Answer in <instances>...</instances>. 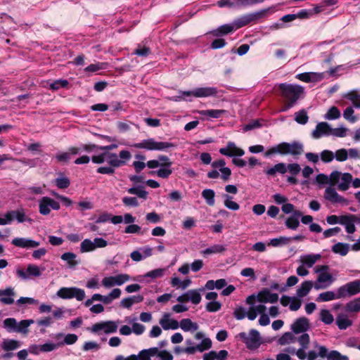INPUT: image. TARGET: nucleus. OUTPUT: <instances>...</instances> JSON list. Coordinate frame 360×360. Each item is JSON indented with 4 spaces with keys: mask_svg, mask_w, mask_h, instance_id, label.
Masks as SVG:
<instances>
[{
    "mask_svg": "<svg viewBox=\"0 0 360 360\" xmlns=\"http://www.w3.org/2000/svg\"><path fill=\"white\" fill-rule=\"evenodd\" d=\"M34 323L33 319L22 320L18 323L16 333L27 335L29 332V326Z\"/></svg>",
    "mask_w": 360,
    "mask_h": 360,
    "instance_id": "4c0bfd02",
    "label": "nucleus"
},
{
    "mask_svg": "<svg viewBox=\"0 0 360 360\" xmlns=\"http://www.w3.org/2000/svg\"><path fill=\"white\" fill-rule=\"evenodd\" d=\"M101 285V282L98 276H94L89 278L85 285L86 288L91 290L99 289Z\"/></svg>",
    "mask_w": 360,
    "mask_h": 360,
    "instance_id": "49530a36",
    "label": "nucleus"
},
{
    "mask_svg": "<svg viewBox=\"0 0 360 360\" xmlns=\"http://www.w3.org/2000/svg\"><path fill=\"white\" fill-rule=\"evenodd\" d=\"M237 30L234 25V22L232 25L231 24H225L221 25L218 28L213 30L210 32V34L216 37H221L224 35H226L229 33L233 32L234 30Z\"/></svg>",
    "mask_w": 360,
    "mask_h": 360,
    "instance_id": "393cba45",
    "label": "nucleus"
},
{
    "mask_svg": "<svg viewBox=\"0 0 360 360\" xmlns=\"http://www.w3.org/2000/svg\"><path fill=\"white\" fill-rule=\"evenodd\" d=\"M260 121L261 120L259 119L251 120L250 122H249L247 124H245L243 127V130L244 131H250V130H252L254 129L261 127L262 124H261Z\"/></svg>",
    "mask_w": 360,
    "mask_h": 360,
    "instance_id": "e2e57ef3",
    "label": "nucleus"
},
{
    "mask_svg": "<svg viewBox=\"0 0 360 360\" xmlns=\"http://www.w3.org/2000/svg\"><path fill=\"white\" fill-rule=\"evenodd\" d=\"M257 300L261 303H275L278 300V295L271 292L267 288H264L257 295Z\"/></svg>",
    "mask_w": 360,
    "mask_h": 360,
    "instance_id": "a211bd4d",
    "label": "nucleus"
},
{
    "mask_svg": "<svg viewBox=\"0 0 360 360\" xmlns=\"http://www.w3.org/2000/svg\"><path fill=\"white\" fill-rule=\"evenodd\" d=\"M15 292L14 288L8 287L4 290H0V301L4 304H11L14 302Z\"/></svg>",
    "mask_w": 360,
    "mask_h": 360,
    "instance_id": "4be33fe9",
    "label": "nucleus"
},
{
    "mask_svg": "<svg viewBox=\"0 0 360 360\" xmlns=\"http://www.w3.org/2000/svg\"><path fill=\"white\" fill-rule=\"evenodd\" d=\"M212 347V341L210 338H204L200 345L192 347H187L185 349L181 348V352L187 354H194L197 350L203 352L209 349Z\"/></svg>",
    "mask_w": 360,
    "mask_h": 360,
    "instance_id": "aec40b11",
    "label": "nucleus"
},
{
    "mask_svg": "<svg viewBox=\"0 0 360 360\" xmlns=\"http://www.w3.org/2000/svg\"><path fill=\"white\" fill-rule=\"evenodd\" d=\"M233 315L236 319L243 320L246 317L247 311L243 307H239L234 310Z\"/></svg>",
    "mask_w": 360,
    "mask_h": 360,
    "instance_id": "69168bd1",
    "label": "nucleus"
},
{
    "mask_svg": "<svg viewBox=\"0 0 360 360\" xmlns=\"http://www.w3.org/2000/svg\"><path fill=\"white\" fill-rule=\"evenodd\" d=\"M333 281V276L328 272H321L317 277V283L314 284V288L316 290L323 289L326 288V285H321L318 283H326L330 282L331 283Z\"/></svg>",
    "mask_w": 360,
    "mask_h": 360,
    "instance_id": "bb28decb",
    "label": "nucleus"
},
{
    "mask_svg": "<svg viewBox=\"0 0 360 360\" xmlns=\"http://www.w3.org/2000/svg\"><path fill=\"white\" fill-rule=\"evenodd\" d=\"M264 0H235V7H248L259 3L263 2Z\"/></svg>",
    "mask_w": 360,
    "mask_h": 360,
    "instance_id": "5fc2aeb1",
    "label": "nucleus"
},
{
    "mask_svg": "<svg viewBox=\"0 0 360 360\" xmlns=\"http://www.w3.org/2000/svg\"><path fill=\"white\" fill-rule=\"evenodd\" d=\"M156 351L157 347H151L140 351L137 355L139 360H151V357L155 356Z\"/></svg>",
    "mask_w": 360,
    "mask_h": 360,
    "instance_id": "79ce46f5",
    "label": "nucleus"
},
{
    "mask_svg": "<svg viewBox=\"0 0 360 360\" xmlns=\"http://www.w3.org/2000/svg\"><path fill=\"white\" fill-rule=\"evenodd\" d=\"M295 120L297 123L300 124H305L307 123L309 117L305 110L303 109L298 111L297 112H295Z\"/></svg>",
    "mask_w": 360,
    "mask_h": 360,
    "instance_id": "6e6d98bb",
    "label": "nucleus"
},
{
    "mask_svg": "<svg viewBox=\"0 0 360 360\" xmlns=\"http://www.w3.org/2000/svg\"><path fill=\"white\" fill-rule=\"evenodd\" d=\"M12 244L21 248H34L38 247L39 242L26 238H15L12 240Z\"/></svg>",
    "mask_w": 360,
    "mask_h": 360,
    "instance_id": "412c9836",
    "label": "nucleus"
},
{
    "mask_svg": "<svg viewBox=\"0 0 360 360\" xmlns=\"http://www.w3.org/2000/svg\"><path fill=\"white\" fill-rule=\"evenodd\" d=\"M285 226L291 230H296L300 226V221L297 217H289L285 221Z\"/></svg>",
    "mask_w": 360,
    "mask_h": 360,
    "instance_id": "4d7b16f0",
    "label": "nucleus"
},
{
    "mask_svg": "<svg viewBox=\"0 0 360 360\" xmlns=\"http://www.w3.org/2000/svg\"><path fill=\"white\" fill-rule=\"evenodd\" d=\"M330 130L331 127L327 122H319L312 131L311 135L314 139H319L322 135H329Z\"/></svg>",
    "mask_w": 360,
    "mask_h": 360,
    "instance_id": "b1692460",
    "label": "nucleus"
},
{
    "mask_svg": "<svg viewBox=\"0 0 360 360\" xmlns=\"http://www.w3.org/2000/svg\"><path fill=\"white\" fill-rule=\"evenodd\" d=\"M320 319L325 324H331L334 321L333 314L328 309H321V310Z\"/></svg>",
    "mask_w": 360,
    "mask_h": 360,
    "instance_id": "3c124183",
    "label": "nucleus"
},
{
    "mask_svg": "<svg viewBox=\"0 0 360 360\" xmlns=\"http://www.w3.org/2000/svg\"><path fill=\"white\" fill-rule=\"evenodd\" d=\"M165 272V269H156L152 271H150L145 274L144 275L139 276L136 280L141 281L145 278H150L151 279H155L158 278H161L164 276Z\"/></svg>",
    "mask_w": 360,
    "mask_h": 360,
    "instance_id": "c756f323",
    "label": "nucleus"
},
{
    "mask_svg": "<svg viewBox=\"0 0 360 360\" xmlns=\"http://www.w3.org/2000/svg\"><path fill=\"white\" fill-rule=\"evenodd\" d=\"M287 172V167L285 163L280 162L275 165L273 167L268 169L265 173L269 176H274L277 172L280 174H285Z\"/></svg>",
    "mask_w": 360,
    "mask_h": 360,
    "instance_id": "f704fd0d",
    "label": "nucleus"
},
{
    "mask_svg": "<svg viewBox=\"0 0 360 360\" xmlns=\"http://www.w3.org/2000/svg\"><path fill=\"white\" fill-rule=\"evenodd\" d=\"M131 158V155L129 150H122L118 155L112 152L96 154L92 156L91 161L98 165L107 162L108 166L99 167L97 169V172L102 174H112L115 172V168L124 165Z\"/></svg>",
    "mask_w": 360,
    "mask_h": 360,
    "instance_id": "f257e3e1",
    "label": "nucleus"
},
{
    "mask_svg": "<svg viewBox=\"0 0 360 360\" xmlns=\"http://www.w3.org/2000/svg\"><path fill=\"white\" fill-rule=\"evenodd\" d=\"M108 243L103 238H95L94 240L86 238L82 241L79 250L82 253L94 252L98 248H103L108 246Z\"/></svg>",
    "mask_w": 360,
    "mask_h": 360,
    "instance_id": "1a4fd4ad",
    "label": "nucleus"
},
{
    "mask_svg": "<svg viewBox=\"0 0 360 360\" xmlns=\"http://www.w3.org/2000/svg\"><path fill=\"white\" fill-rule=\"evenodd\" d=\"M335 299H341V297H338V289L336 293L333 291H326L320 293L316 297V301L318 302H328Z\"/></svg>",
    "mask_w": 360,
    "mask_h": 360,
    "instance_id": "cd10ccee",
    "label": "nucleus"
},
{
    "mask_svg": "<svg viewBox=\"0 0 360 360\" xmlns=\"http://www.w3.org/2000/svg\"><path fill=\"white\" fill-rule=\"evenodd\" d=\"M1 218L2 221H5L3 226L11 224L14 219L18 223H23L25 221L30 223L32 221V219L26 215L25 210L22 208L7 212L1 215Z\"/></svg>",
    "mask_w": 360,
    "mask_h": 360,
    "instance_id": "9b49d317",
    "label": "nucleus"
},
{
    "mask_svg": "<svg viewBox=\"0 0 360 360\" xmlns=\"http://www.w3.org/2000/svg\"><path fill=\"white\" fill-rule=\"evenodd\" d=\"M122 291L120 288H113L106 295H103L102 302L105 304H110L113 300L120 297Z\"/></svg>",
    "mask_w": 360,
    "mask_h": 360,
    "instance_id": "c85d7f7f",
    "label": "nucleus"
},
{
    "mask_svg": "<svg viewBox=\"0 0 360 360\" xmlns=\"http://www.w3.org/2000/svg\"><path fill=\"white\" fill-rule=\"evenodd\" d=\"M345 310L348 312L360 311V297L347 303Z\"/></svg>",
    "mask_w": 360,
    "mask_h": 360,
    "instance_id": "a18cd8bd",
    "label": "nucleus"
},
{
    "mask_svg": "<svg viewBox=\"0 0 360 360\" xmlns=\"http://www.w3.org/2000/svg\"><path fill=\"white\" fill-rule=\"evenodd\" d=\"M328 360H347L348 356L345 355H342L337 350H331L330 351Z\"/></svg>",
    "mask_w": 360,
    "mask_h": 360,
    "instance_id": "0e129e2a",
    "label": "nucleus"
},
{
    "mask_svg": "<svg viewBox=\"0 0 360 360\" xmlns=\"http://www.w3.org/2000/svg\"><path fill=\"white\" fill-rule=\"evenodd\" d=\"M129 194L136 195L140 198L146 199L148 197V192L141 187H132L127 190Z\"/></svg>",
    "mask_w": 360,
    "mask_h": 360,
    "instance_id": "864d4df0",
    "label": "nucleus"
},
{
    "mask_svg": "<svg viewBox=\"0 0 360 360\" xmlns=\"http://www.w3.org/2000/svg\"><path fill=\"white\" fill-rule=\"evenodd\" d=\"M332 251L334 253L340 254L341 256H345L349 252V245L343 243H338L332 247Z\"/></svg>",
    "mask_w": 360,
    "mask_h": 360,
    "instance_id": "37998d69",
    "label": "nucleus"
},
{
    "mask_svg": "<svg viewBox=\"0 0 360 360\" xmlns=\"http://www.w3.org/2000/svg\"><path fill=\"white\" fill-rule=\"evenodd\" d=\"M360 292L358 279L348 282L338 288V297L345 298L352 297Z\"/></svg>",
    "mask_w": 360,
    "mask_h": 360,
    "instance_id": "f8f14e48",
    "label": "nucleus"
},
{
    "mask_svg": "<svg viewBox=\"0 0 360 360\" xmlns=\"http://www.w3.org/2000/svg\"><path fill=\"white\" fill-rule=\"evenodd\" d=\"M340 117V111L335 106H332L329 108L327 113L325 115V118L329 120H336Z\"/></svg>",
    "mask_w": 360,
    "mask_h": 360,
    "instance_id": "13d9d810",
    "label": "nucleus"
},
{
    "mask_svg": "<svg viewBox=\"0 0 360 360\" xmlns=\"http://www.w3.org/2000/svg\"><path fill=\"white\" fill-rule=\"evenodd\" d=\"M221 308V304L218 301H212L207 303L205 309L208 312H216Z\"/></svg>",
    "mask_w": 360,
    "mask_h": 360,
    "instance_id": "680f3d73",
    "label": "nucleus"
},
{
    "mask_svg": "<svg viewBox=\"0 0 360 360\" xmlns=\"http://www.w3.org/2000/svg\"><path fill=\"white\" fill-rule=\"evenodd\" d=\"M304 152V146L302 143L298 141H293L291 143L287 142H282L276 146L271 147L268 149L264 155L270 157L274 154L278 153L281 155L290 154L293 156L300 155Z\"/></svg>",
    "mask_w": 360,
    "mask_h": 360,
    "instance_id": "7ed1b4c3",
    "label": "nucleus"
},
{
    "mask_svg": "<svg viewBox=\"0 0 360 360\" xmlns=\"http://www.w3.org/2000/svg\"><path fill=\"white\" fill-rule=\"evenodd\" d=\"M272 12L271 8H264L255 12L240 16L234 20L236 29H240L250 24H256L266 18Z\"/></svg>",
    "mask_w": 360,
    "mask_h": 360,
    "instance_id": "20e7f679",
    "label": "nucleus"
},
{
    "mask_svg": "<svg viewBox=\"0 0 360 360\" xmlns=\"http://www.w3.org/2000/svg\"><path fill=\"white\" fill-rule=\"evenodd\" d=\"M120 321H105L98 322L91 326V330L98 334H110L117 332Z\"/></svg>",
    "mask_w": 360,
    "mask_h": 360,
    "instance_id": "9d476101",
    "label": "nucleus"
},
{
    "mask_svg": "<svg viewBox=\"0 0 360 360\" xmlns=\"http://www.w3.org/2000/svg\"><path fill=\"white\" fill-rule=\"evenodd\" d=\"M278 89L280 90V95L283 98L285 105L282 111H285L292 108L303 92L302 86L286 83L280 84L278 85Z\"/></svg>",
    "mask_w": 360,
    "mask_h": 360,
    "instance_id": "f03ea898",
    "label": "nucleus"
},
{
    "mask_svg": "<svg viewBox=\"0 0 360 360\" xmlns=\"http://www.w3.org/2000/svg\"><path fill=\"white\" fill-rule=\"evenodd\" d=\"M309 328V321L306 317L297 319L291 325V329L295 334L304 333Z\"/></svg>",
    "mask_w": 360,
    "mask_h": 360,
    "instance_id": "6ab92c4d",
    "label": "nucleus"
},
{
    "mask_svg": "<svg viewBox=\"0 0 360 360\" xmlns=\"http://www.w3.org/2000/svg\"><path fill=\"white\" fill-rule=\"evenodd\" d=\"M130 146L146 150H166L172 147L173 145L169 142L158 141L153 138H149L130 145Z\"/></svg>",
    "mask_w": 360,
    "mask_h": 360,
    "instance_id": "39448f33",
    "label": "nucleus"
},
{
    "mask_svg": "<svg viewBox=\"0 0 360 360\" xmlns=\"http://www.w3.org/2000/svg\"><path fill=\"white\" fill-rule=\"evenodd\" d=\"M132 280V278L127 274H118L103 277L101 281V285L105 288L109 289L116 285H122Z\"/></svg>",
    "mask_w": 360,
    "mask_h": 360,
    "instance_id": "0eeeda50",
    "label": "nucleus"
},
{
    "mask_svg": "<svg viewBox=\"0 0 360 360\" xmlns=\"http://www.w3.org/2000/svg\"><path fill=\"white\" fill-rule=\"evenodd\" d=\"M334 158V154L332 151L324 150L321 153V159L323 162H330Z\"/></svg>",
    "mask_w": 360,
    "mask_h": 360,
    "instance_id": "338daca9",
    "label": "nucleus"
},
{
    "mask_svg": "<svg viewBox=\"0 0 360 360\" xmlns=\"http://www.w3.org/2000/svg\"><path fill=\"white\" fill-rule=\"evenodd\" d=\"M354 112V110L353 108L349 106L343 112V117L345 120H348L349 122L354 123L355 122H356L357 119L355 116L353 115Z\"/></svg>",
    "mask_w": 360,
    "mask_h": 360,
    "instance_id": "052dcab7",
    "label": "nucleus"
},
{
    "mask_svg": "<svg viewBox=\"0 0 360 360\" xmlns=\"http://www.w3.org/2000/svg\"><path fill=\"white\" fill-rule=\"evenodd\" d=\"M168 161V158L165 156H160L158 160H149L147 162V166L149 168H157L160 166H162L163 165H167Z\"/></svg>",
    "mask_w": 360,
    "mask_h": 360,
    "instance_id": "de8ad7c7",
    "label": "nucleus"
},
{
    "mask_svg": "<svg viewBox=\"0 0 360 360\" xmlns=\"http://www.w3.org/2000/svg\"><path fill=\"white\" fill-rule=\"evenodd\" d=\"M159 323L165 330H175L179 328L178 321L172 319L169 314H165Z\"/></svg>",
    "mask_w": 360,
    "mask_h": 360,
    "instance_id": "5701e85b",
    "label": "nucleus"
},
{
    "mask_svg": "<svg viewBox=\"0 0 360 360\" xmlns=\"http://www.w3.org/2000/svg\"><path fill=\"white\" fill-rule=\"evenodd\" d=\"M336 324L339 329L345 330L352 325V321L349 319L347 315L340 314L336 319Z\"/></svg>",
    "mask_w": 360,
    "mask_h": 360,
    "instance_id": "c9c22d12",
    "label": "nucleus"
},
{
    "mask_svg": "<svg viewBox=\"0 0 360 360\" xmlns=\"http://www.w3.org/2000/svg\"><path fill=\"white\" fill-rule=\"evenodd\" d=\"M226 112L225 110L210 109L202 110L198 112L200 115L206 116L212 118H219Z\"/></svg>",
    "mask_w": 360,
    "mask_h": 360,
    "instance_id": "2f4dec72",
    "label": "nucleus"
},
{
    "mask_svg": "<svg viewBox=\"0 0 360 360\" xmlns=\"http://www.w3.org/2000/svg\"><path fill=\"white\" fill-rule=\"evenodd\" d=\"M295 335L291 332H286L278 339V342L281 345H285L295 342Z\"/></svg>",
    "mask_w": 360,
    "mask_h": 360,
    "instance_id": "603ef678",
    "label": "nucleus"
},
{
    "mask_svg": "<svg viewBox=\"0 0 360 360\" xmlns=\"http://www.w3.org/2000/svg\"><path fill=\"white\" fill-rule=\"evenodd\" d=\"M204 288L189 290L181 294V302H191L192 304L197 305L202 300L200 291H203Z\"/></svg>",
    "mask_w": 360,
    "mask_h": 360,
    "instance_id": "dca6fc26",
    "label": "nucleus"
},
{
    "mask_svg": "<svg viewBox=\"0 0 360 360\" xmlns=\"http://www.w3.org/2000/svg\"><path fill=\"white\" fill-rule=\"evenodd\" d=\"M249 335L248 336L245 332H241L238 334V336L245 344L248 349L250 350L257 349L262 343L259 333L255 329H251Z\"/></svg>",
    "mask_w": 360,
    "mask_h": 360,
    "instance_id": "6e6552de",
    "label": "nucleus"
},
{
    "mask_svg": "<svg viewBox=\"0 0 360 360\" xmlns=\"http://www.w3.org/2000/svg\"><path fill=\"white\" fill-rule=\"evenodd\" d=\"M313 286L311 281H305L302 283L300 287L297 290V295L299 297H303L308 295Z\"/></svg>",
    "mask_w": 360,
    "mask_h": 360,
    "instance_id": "473e14b6",
    "label": "nucleus"
},
{
    "mask_svg": "<svg viewBox=\"0 0 360 360\" xmlns=\"http://www.w3.org/2000/svg\"><path fill=\"white\" fill-rule=\"evenodd\" d=\"M158 358H160V360H172L173 356L170 352H169L167 350L165 349H160L158 347H157V351L155 352V355Z\"/></svg>",
    "mask_w": 360,
    "mask_h": 360,
    "instance_id": "bf43d9fd",
    "label": "nucleus"
},
{
    "mask_svg": "<svg viewBox=\"0 0 360 360\" xmlns=\"http://www.w3.org/2000/svg\"><path fill=\"white\" fill-rule=\"evenodd\" d=\"M18 322L14 318H7L4 321V327L8 332H16Z\"/></svg>",
    "mask_w": 360,
    "mask_h": 360,
    "instance_id": "09e8293b",
    "label": "nucleus"
},
{
    "mask_svg": "<svg viewBox=\"0 0 360 360\" xmlns=\"http://www.w3.org/2000/svg\"><path fill=\"white\" fill-rule=\"evenodd\" d=\"M302 305L301 300L297 297H292V300L290 301L289 309L291 311H297Z\"/></svg>",
    "mask_w": 360,
    "mask_h": 360,
    "instance_id": "774afa93",
    "label": "nucleus"
},
{
    "mask_svg": "<svg viewBox=\"0 0 360 360\" xmlns=\"http://www.w3.org/2000/svg\"><path fill=\"white\" fill-rule=\"evenodd\" d=\"M223 197L225 198L224 205L226 207L234 211L238 210L240 209V205L237 202L231 200L233 198L232 196L228 194H224Z\"/></svg>",
    "mask_w": 360,
    "mask_h": 360,
    "instance_id": "8fccbe9b",
    "label": "nucleus"
},
{
    "mask_svg": "<svg viewBox=\"0 0 360 360\" xmlns=\"http://www.w3.org/2000/svg\"><path fill=\"white\" fill-rule=\"evenodd\" d=\"M44 270V267L40 268L36 264H29L26 271H24L22 269H18L16 270V274L18 277L25 280L32 276L38 277L41 276V273Z\"/></svg>",
    "mask_w": 360,
    "mask_h": 360,
    "instance_id": "2eb2a0df",
    "label": "nucleus"
},
{
    "mask_svg": "<svg viewBox=\"0 0 360 360\" xmlns=\"http://www.w3.org/2000/svg\"><path fill=\"white\" fill-rule=\"evenodd\" d=\"M217 94V89L215 87H200L192 91H181V99H185V96H193L196 98H204L214 96Z\"/></svg>",
    "mask_w": 360,
    "mask_h": 360,
    "instance_id": "ddd939ff",
    "label": "nucleus"
},
{
    "mask_svg": "<svg viewBox=\"0 0 360 360\" xmlns=\"http://www.w3.org/2000/svg\"><path fill=\"white\" fill-rule=\"evenodd\" d=\"M226 248L224 245L217 244L202 250V254L204 256H206L210 254L223 253L224 252L226 251Z\"/></svg>",
    "mask_w": 360,
    "mask_h": 360,
    "instance_id": "a19ab883",
    "label": "nucleus"
},
{
    "mask_svg": "<svg viewBox=\"0 0 360 360\" xmlns=\"http://www.w3.org/2000/svg\"><path fill=\"white\" fill-rule=\"evenodd\" d=\"M20 345L18 340L7 339L2 342L1 347L4 351H12L19 348Z\"/></svg>",
    "mask_w": 360,
    "mask_h": 360,
    "instance_id": "58836bf2",
    "label": "nucleus"
},
{
    "mask_svg": "<svg viewBox=\"0 0 360 360\" xmlns=\"http://www.w3.org/2000/svg\"><path fill=\"white\" fill-rule=\"evenodd\" d=\"M38 203L39 212L42 215H48L51 210H58L60 207L58 202L47 196L40 198Z\"/></svg>",
    "mask_w": 360,
    "mask_h": 360,
    "instance_id": "4468645a",
    "label": "nucleus"
},
{
    "mask_svg": "<svg viewBox=\"0 0 360 360\" xmlns=\"http://www.w3.org/2000/svg\"><path fill=\"white\" fill-rule=\"evenodd\" d=\"M325 198L333 203L343 202L345 199L340 195L335 188L328 187L325 191Z\"/></svg>",
    "mask_w": 360,
    "mask_h": 360,
    "instance_id": "a878e982",
    "label": "nucleus"
},
{
    "mask_svg": "<svg viewBox=\"0 0 360 360\" xmlns=\"http://www.w3.org/2000/svg\"><path fill=\"white\" fill-rule=\"evenodd\" d=\"M197 323L193 322L190 319H181V330L185 332L194 333L198 329Z\"/></svg>",
    "mask_w": 360,
    "mask_h": 360,
    "instance_id": "7c9ffc66",
    "label": "nucleus"
},
{
    "mask_svg": "<svg viewBox=\"0 0 360 360\" xmlns=\"http://www.w3.org/2000/svg\"><path fill=\"white\" fill-rule=\"evenodd\" d=\"M202 197L205 199L206 203L210 206H214L215 204V192L210 188L204 189L202 191Z\"/></svg>",
    "mask_w": 360,
    "mask_h": 360,
    "instance_id": "e433bc0d",
    "label": "nucleus"
},
{
    "mask_svg": "<svg viewBox=\"0 0 360 360\" xmlns=\"http://www.w3.org/2000/svg\"><path fill=\"white\" fill-rule=\"evenodd\" d=\"M219 153L227 157H240L245 154L244 150L237 147L236 143L232 141H229L225 148H221Z\"/></svg>",
    "mask_w": 360,
    "mask_h": 360,
    "instance_id": "f3484780",
    "label": "nucleus"
},
{
    "mask_svg": "<svg viewBox=\"0 0 360 360\" xmlns=\"http://www.w3.org/2000/svg\"><path fill=\"white\" fill-rule=\"evenodd\" d=\"M60 258L62 260L65 261L68 264L70 268L75 267L79 263L76 260L77 255L71 252H67L63 253L61 255Z\"/></svg>",
    "mask_w": 360,
    "mask_h": 360,
    "instance_id": "72a5a7b5",
    "label": "nucleus"
},
{
    "mask_svg": "<svg viewBox=\"0 0 360 360\" xmlns=\"http://www.w3.org/2000/svg\"><path fill=\"white\" fill-rule=\"evenodd\" d=\"M341 183L338 185V189L340 191H347L349 184L352 181V176L349 173H344L341 175Z\"/></svg>",
    "mask_w": 360,
    "mask_h": 360,
    "instance_id": "ea45409f",
    "label": "nucleus"
},
{
    "mask_svg": "<svg viewBox=\"0 0 360 360\" xmlns=\"http://www.w3.org/2000/svg\"><path fill=\"white\" fill-rule=\"evenodd\" d=\"M290 242H291V238H288V237L285 236H280L279 238L271 239L268 243V245L279 247L284 245H288Z\"/></svg>",
    "mask_w": 360,
    "mask_h": 360,
    "instance_id": "c03bdc74",
    "label": "nucleus"
},
{
    "mask_svg": "<svg viewBox=\"0 0 360 360\" xmlns=\"http://www.w3.org/2000/svg\"><path fill=\"white\" fill-rule=\"evenodd\" d=\"M56 295L64 300L75 298L77 301H82L85 297V291L77 287H63L57 291Z\"/></svg>",
    "mask_w": 360,
    "mask_h": 360,
    "instance_id": "423d86ee",
    "label": "nucleus"
}]
</instances>
